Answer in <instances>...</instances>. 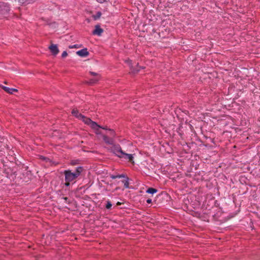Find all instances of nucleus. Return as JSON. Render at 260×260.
I'll list each match as a JSON object with an SVG mask.
<instances>
[{"label":"nucleus","mask_w":260,"mask_h":260,"mask_svg":"<svg viewBox=\"0 0 260 260\" xmlns=\"http://www.w3.org/2000/svg\"><path fill=\"white\" fill-rule=\"evenodd\" d=\"M110 151L118 157L134 163V154L131 153L132 151L122 149L119 145H114L110 148Z\"/></svg>","instance_id":"obj_1"},{"label":"nucleus","mask_w":260,"mask_h":260,"mask_svg":"<svg viewBox=\"0 0 260 260\" xmlns=\"http://www.w3.org/2000/svg\"><path fill=\"white\" fill-rule=\"evenodd\" d=\"M83 170V168L80 166L77 167L74 172H72L70 170H64L63 174L66 182L64 183L65 185L69 186L70 185V182H75L76 180L80 175Z\"/></svg>","instance_id":"obj_2"},{"label":"nucleus","mask_w":260,"mask_h":260,"mask_svg":"<svg viewBox=\"0 0 260 260\" xmlns=\"http://www.w3.org/2000/svg\"><path fill=\"white\" fill-rule=\"evenodd\" d=\"M72 114L76 118L81 120L85 124L89 125L92 129H98L99 126L94 121H92L90 118H87L79 113L77 109H73L72 111Z\"/></svg>","instance_id":"obj_3"},{"label":"nucleus","mask_w":260,"mask_h":260,"mask_svg":"<svg viewBox=\"0 0 260 260\" xmlns=\"http://www.w3.org/2000/svg\"><path fill=\"white\" fill-rule=\"evenodd\" d=\"M10 8L9 6L5 3H0V17L8 18L10 16Z\"/></svg>","instance_id":"obj_4"},{"label":"nucleus","mask_w":260,"mask_h":260,"mask_svg":"<svg viewBox=\"0 0 260 260\" xmlns=\"http://www.w3.org/2000/svg\"><path fill=\"white\" fill-rule=\"evenodd\" d=\"M76 54L82 57H87L89 55V52L87 48H84L77 51Z\"/></svg>","instance_id":"obj_5"},{"label":"nucleus","mask_w":260,"mask_h":260,"mask_svg":"<svg viewBox=\"0 0 260 260\" xmlns=\"http://www.w3.org/2000/svg\"><path fill=\"white\" fill-rule=\"evenodd\" d=\"M103 31V29L100 27V26L99 25H96L95 26V29L92 31V34L94 35L101 36Z\"/></svg>","instance_id":"obj_6"},{"label":"nucleus","mask_w":260,"mask_h":260,"mask_svg":"<svg viewBox=\"0 0 260 260\" xmlns=\"http://www.w3.org/2000/svg\"><path fill=\"white\" fill-rule=\"evenodd\" d=\"M49 49L54 55H56L59 52V50L57 45L52 44L49 47Z\"/></svg>","instance_id":"obj_7"},{"label":"nucleus","mask_w":260,"mask_h":260,"mask_svg":"<svg viewBox=\"0 0 260 260\" xmlns=\"http://www.w3.org/2000/svg\"><path fill=\"white\" fill-rule=\"evenodd\" d=\"M103 140L104 141V142L106 144L112 145V146L114 145V140L113 138H111V137L109 138L106 135H103Z\"/></svg>","instance_id":"obj_8"},{"label":"nucleus","mask_w":260,"mask_h":260,"mask_svg":"<svg viewBox=\"0 0 260 260\" xmlns=\"http://www.w3.org/2000/svg\"><path fill=\"white\" fill-rule=\"evenodd\" d=\"M90 74L91 75L94 76V78L91 79L90 80V81L89 82V84H93V83H96L98 81H99V80L100 79V76L97 73L92 72H90Z\"/></svg>","instance_id":"obj_9"},{"label":"nucleus","mask_w":260,"mask_h":260,"mask_svg":"<svg viewBox=\"0 0 260 260\" xmlns=\"http://www.w3.org/2000/svg\"><path fill=\"white\" fill-rule=\"evenodd\" d=\"M3 89L9 93H13L14 91H17V90L15 88H11L6 86H2Z\"/></svg>","instance_id":"obj_10"},{"label":"nucleus","mask_w":260,"mask_h":260,"mask_svg":"<svg viewBox=\"0 0 260 260\" xmlns=\"http://www.w3.org/2000/svg\"><path fill=\"white\" fill-rule=\"evenodd\" d=\"M98 125L99 126V127H98V129H93L94 131V132L97 135H100L101 134V132L100 130V128H102L103 129H106V130H108L109 129H108L107 127V126H104V127H102V126H101L100 125H99L98 124Z\"/></svg>","instance_id":"obj_11"},{"label":"nucleus","mask_w":260,"mask_h":260,"mask_svg":"<svg viewBox=\"0 0 260 260\" xmlns=\"http://www.w3.org/2000/svg\"><path fill=\"white\" fill-rule=\"evenodd\" d=\"M101 15H102V13L100 11H98L96 12V13L95 14L93 15L92 16V17L93 19V20H96L100 18V17H101Z\"/></svg>","instance_id":"obj_12"},{"label":"nucleus","mask_w":260,"mask_h":260,"mask_svg":"<svg viewBox=\"0 0 260 260\" xmlns=\"http://www.w3.org/2000/svg\"><path fill=\"white\" fill-rule=\"evenodd\" d=\"M157 191V190L154 188L150 187L147 190L146 192L150 193V194H154L155 193H156Z\"/></svg>","instance_id":"obj_13"},{"label":"nucleus","mask_w":260,"mask_h":260,"mask_svg":"<svg viewBox=\"0 0 260 260\" xmlns=\"http://www.w3.org/2000/svg\"><path fill=\"white\" fill-rule=\"evenodd\" d=\"M35 0H19V2L22 4H28L32 3Z\"/></svg>","instance_id":"obj_14"},{"label":"nucleus","mask_w":260,"mask_h":260,"mask_svg":"<svg viewBox=\"0 0 260 260\" xmlns=\"http://www.w3.org/2000/svg\"><path fill=\"white\" fill-rule=\"evenodd\" d=\"M124 177V175H111L110 176V177L113 179H116V178H123Z\"/></svg>","instance_id":"obj_15"},{"label":"nucleus","mask_w":260,"mask_h":260,"mask_svg":"<svg viewBox=\"0 0 260 260\" xmlns=\"http://www.w3.org/2000/svg\"><path fill=\"white\" fill-rule=\"evenodd\" d=\"M108 131H109L108 135H109L111 137V138H114V137L115 136V132L113 129H108Z\"/></svg>","instance_id":"obj_16"},{"label":"nucleus","mask_w":260,"mask_h":260,"mask_svg":"<svg viewBox=\"0 0 260 260\" xmlns=\"http://www.w3.org/2000/svg\"><path fill=\"white\" fill-rule=\"evenodd\" d=\"M106 203H106V208L107 209H110L111 208L112 206L111 202L109 200H108V201H106Z\"/></svg>","instance_id":"obj_17"},{"label":"nucleus","mask_w":260,"mask_h":260,"mask_svg":"<svg viewBox=\"0 0 260 260\" xmlns=\"http://www.w3.org/2000/svg\"><path fill=\"white\" fill-rule=\"evenodd\" d=\"M124 186L125 188H128L129 187V183H128V181L127 180H126L125 182H124Z\"/></svg>","instance_id":"obj_18"},{"label":"nucleus","mask_w":260,"mask_h":260,"mask_svg":"<svg viewBox=\"0 0 260 260\" xmlns=\"http://www.w3.org/2000/svg\"><path fill=\"white\" fill-rule=\"evenodd\" d=\"M68 55V53L66 51H64L61 54V56L63 58L66 57Z\"/></svg>","instance_id":"obj_19"},{"label":"nucleus","mask_w":260,"mask_h":260,"mask_svg":"<svg viewBox=\"0 0 260 260\" xmlns=\"http://www.w3.org/2000/svg\"><path fill=\"white\" fill-rule=\"evenodd\" d=\"M79 47L78 46V45L76 44V45H72V46H69V48H71V49H72V48H79Z\"/></svg>","instance_id":"obj_20"},{"label":"nucleus","mask_w":260,"mask_h":260,"mask_svg":"<svg viewBox=\"0 0 260 260\" xmlns=\"http://www.w3.org/2000/svg\"><path fill=\"white\" fill-rule=\"evenodd\" d=\"M98 2L100 3H104V2H106L107 0H96Z\"/></svg>","instance_id":"obj_21"},{"label":"nucleus","mask_w":260,"mask_h":260,"mask_svg":"<svg viewBox=\"0 0 260 260\" xmlns=\"http://www.w3.org/2000/svg\"><path fill=\"white\" fill-rule=\"evenodd\" d=\"M146 202H147V203L150 204V203H151L152 202V200H151V199H147V201H146Z\"/></svg>","instance_id":"obj_22"},{"label":"nucleus","mask_w":260,"mask_h":260,"mask_svg":"<svg viewBox=\"0 0 260 260\" xmlns=\"http://www.w3.org/2000/svg\"><path fill=\"white\" fill-rule=\"evenodd\" d=\"M127 62L128 63V64L129 65L131 68H132V67L131 66V64H132V61L130 60H128L127 61Z\"/></svg>","instance_id":"obj_23"},{"label":"nucleus","mask_w":260,"mask_h":260,"mask_svg":"<svg viewBox=\"0 0 260 260\" xmlns=\"http://www.w3.org/2000/svg\"><path fill=\"white\" fill-rule=\"evenodd\" d=\"M132 71H133V72H138V71H139V69H137V70H132Z\"/></svg>","instance_id":"obj_24"},{"label":"nucleus","mask_w":260,"mask_h":260,"mask_svg":"<svg viewBox=\"0 0 260 260\" xmlns=\"http://www.w3.org/2000/svg\"><path fill=\"white\" fill-rule=\"evenodd\" d=\"M71 164L73 165H75V162H72Z\"/></svg>","instance_id":"obj_25"}]
</instances>
